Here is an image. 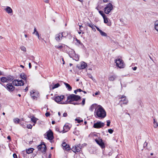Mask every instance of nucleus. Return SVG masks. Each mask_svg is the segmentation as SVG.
Returning <instances> with one entry per match:
<instances>
[{
	"instance_id": "1",
	"label": "nucleus",
	"mask_w": 158,
	"mask_h": 158,
	"mask_svg": "<svg viewBox=\"0 0 158 158\" xmlns=\"http://www.w3.org/2000/svg\"><path fill=\"white\" fill-rule=\"evenodd\" d=\"M81 97L80 96L75 95L73 94H71L68 96L67 97V100L63 102H61V103L62 104H67L68 103L73 104L74 105L78 104L77 103H73L72 102L76 101H77L80 99Z\"/></svg>"
},
{
	"instance_id": "2",
	"label": "nucleus",
	"mask_w": 158,
	"mask_h": 158,
	"mask_svg": "<svg viewBox=\"0 0 158 158\" xmlns=\"http://www.w3.org/2000/svg\"><path fill=\"white\" fill-rule=\"evenodd\" d=\"M95 113L97 117L101 118H104L106 115L105 111L101 106H98V107L96 109Z\"/></svg>"
},
{
	"instance_id": "3",
	"label": "nucleus",
	"mask_w": 158,
	"mask_h": 158,
	"mask_svg": "<svg viewBox=\"0 0 158 158\" xmlns=\"http://www.w3.org/2000/svg\"><path fill=\"white\" fill-rule=\"evenodd\" d=\"M113 7L112 4L109 3L106 5L104 9V12L106 14H109L113 9Z\"/></svg>"
},
{
	"instance_id": "4",
	"label": "nucleus",
	"mask_w": 158,
	"mask_h": 158,
	"mask_svg": "<svg viewBox=\"0 0 158 158\" xmlns=\"http://www.w3.org/2000/svg\"><path fill=\"white\" fill-rule=\"evenodd\" d=\"M115 63L116 65L120 68H123L125 66L123 61L120 59L115 60Z\"/></svg>"
},
{
	"instance_id": "5",
	"label": "nucleus",
	"mask_w": 158,
	"mask_h": 158,
	"mask_svg": "<svg viewBox=\"0 0 158 158\" xmlns=\"http://www.w3.org/2000/svg\"><path fill=\"white\" fill-rule=\"evenodd\" d=\"M13 77L10 76L6 77H2L1 78V81L3 83L8 82L10 81L13 80Z\"/></svg>"
},
{
	"instance_id": "6",
	"label": "nucleus",
	"mask_w": 158,
	"mask_h": 158,
	"mask_svg": "<svg viewBox=\"0 0 158 158\" xmlns=\"http://www.w3.org/2000/svg\"><path fill=\"white\" fill-rule=\"evenodd\" d=\"M12 83L14 85L16 86H23L24 84V81L22 80L17 79L14 80L13 81Z\"/></svg>"
},
{
	"instance_id": "7",
	"label": "nucleus",
	"mask_w": 158,
	"mask_h": 158,
	"mask_svg": "<svg viewBox=\"0 0 158 158\" xmlns=\"http://www.w3.org/2000/svg\"><path fill=\"white\" fill-rule=\"evenodd\" d=\"M82 146L79 144L75 145L72 148V151L75 153L80 152L81 151Z\"/></svg>"
},
{
	"instance_id": "8",
	"label": "nucleus",
	"mask_w": 158,
	"mask_h": 158,
	"mask_svg": "<svg viewBox=\"0 0 158 158\" xmlns=\"http://www.w3.org/2000/svg\"><path fill=\"white\" fill-rule=\"evenodd\" d=\"M128 100L126 97L124 95L122 96L119 102L121 106L122 107L123 104L126 105L128 103Z\"/></svg>"
},
{
	"instance_id": "9",
	"label": "nucleus",
	"mask_w": 158,
	"mask_h": 158,
	"mask_svg": "<svg viewBox=\"0 0 158 158\" xmlns=\"http://www.w3.org/2000/svg\"><path fill=\"white\" fill-rule=\"evenodd\" d=\"M104 123L101 121H98L94 124L93 127L95 128L98 129L104 127Z\"/></svg>"
},
{
	"instance_id": "10",
	"label": "nucleus",
	"mask_w": 158,
	"mask_h": 158,
	"mask_svg": "<svg viewBox=\"0 0 158 158\" xmlns=\"http://www.w3.org/2000/svg\"><path fill=\"white\" fill-rule=\"evenodd\" d=\"M39 94L35 90H32L30 92V95L33 99H35L39 97Z\"/></svg>"
},
{
	"instance_id": "11",
	"label": "nucleus",
	"mask_w": 158,
	"mask_h": 158,
	"mask_svg": "<svg viewBox=\"0 0 158 158\" xmlns=\"http://www.w3.org/2000/svg\"><path fill=\"white\" fill-rule=\"evenodd\" d=\"M47 137L48 139L52 140L53 138V133L52 131L49 130L47 133Z\"/></svg>"
},
{
	"instance_id": "12",
	"label": "nucleus",
	"mask_w": 158,
	"mask_h": 158,
	"mask_svg": "<svg viewBox=\"0 0 158 158\" xmlns=\"http://www.w3.org/2000/svg\"><path fill=\"white\" fill-rule=\"evenodd\" d=\"M6 88L9 91H12L15 89V87L12 85V83H8L6 85Z\"/></svg>"
},
{
	"instance_id": "13",
	"label": "nucleus",
	"mask_w": 158,
	"mask_h": 158,
	"mask_svg": "<svg viewBox=\"0 0 158 158\" xmlns=\"http://www.w3.org/2000/svg\"><path fill=\"white\" fill-rule=\"evenodd\" d=\"M95 141L102 148H105V145L102 139H95Z\"/></svg>"
},
{
	"instance_id": "14",
	"label": "nucleus",
	"mask_w": 158,
	"mask_h": 158,
	"mask_svg": "<svg viewBox=\"0 0 158 158\" xmlns=\"http://www.w3.org/2000/svg\"><path fill=\"white\" fill-rule=\"evenodd\" d=\"M64 95L57 96L54 98V100L56 102L59 103L61 102L64 99Z\"/></svg>"
},
{
	"instance_id": "15",
	"label": "nucleus",
	"mask_w": 158,
	"mask_h": 158,
	"mask_svg": "<svg viewBox=\"0 0 158 158\" xmlns=\"http://www.w3.org/2000/svg\"><path fill=\"white\" fill-rule=\"evenodd\" d=\"M63 38V36L61 35V33H59L55 35V39L58 42L60 41Z\"/></svg>"
},
{
	"instance_id": "16",
	"label": "nucleus",
	"mask_w": 158,
	"mask_h": 158,
	"mask_svg": "<svg viewBox=\"0 0 158 158\" xmlns=\"http://www.w3.org/2000/svg\"><path fill=\"white\" fill-rule=\"evenodd\" d=\"M87 66V64L85 62H82L81 63L80 66L78 67L79 69H84Z\"/></svg>"
},
{
	"instance_id": "17",
	"label": "nucleus",
	"mask_w": 158,
	"mask_h": 158,
	"mask_svg": "<svg viewBox=\"0 0 158 158\" xmlns=\"http://www.w3.org/2000/svg\"><path fill=\"white\" fill-rule=\"evenodd\" d=\"M70 129L69 125L68 124H66L63 127V132H65L68 131Z\"/></svg>"
},
{
	"instance_id": "18",
	"label": "nucleus",
	"mask_w": 158,
	"mask_h": 158,
	"mask_svg": "<svg viewBox=\"0 0 158 158\" xmlns=\"http://www.w3.org/2000/svg\"><path fill=\"white\" fill-rule=\"evenodd\" d=\"M4 10L9 14L12 13V10L9 6H7Z\"/></svg>"
},
{
	"instance_id": "19",
	"label": "nucleus",
	"mask_w": 158,
	"mask_h": 158,
	"mask_svg": "<svg viewBox=\"0 0 158 158\" xmlns=\"http://www.w3.org/2000/svg\"><path fill=\"white\" fill-rule=\"evenodd\" d=\"M42 148L41 149H40L39 151H40L42 152H45L46 150V148L45 145L44 143H42Z\"/></svg>"
},
{
	"instance_id": "20",
	"label": "nucleus",
	"mask_w": 158,
	"mask_h": 158,
	"mask_svg": "<svg viewBox=\"0 0 158 158\" xmlns=\"http://www.w3.org/2000/svg\"><path fill=\"white\" fill-rule=\"evenodd\" d=\"M117 77L115 75H113L110 76L109 77V80L110 81H114Z\"/></svg>"
},
{
	"instance_id": "21",
	"label": "nucleus",
	"mask_w": 158,
	"mask_h": 158,
	"mask_svg": "<svg viewBox=\"0 0 158 158\" xmlns=\"http://www.w3.org/2000/svg\"><path fill=\"white\" fill-rule=\"evenodd\" d=\"M21 154L22 155L24 158H28L27 156L28 154L26 151H23L21 152Z\"/></svg>"
},
{
	"instance_id": "22",
	"label": "nucleus",
	"mask_w": 158,
	"mask_h": 158,
	"mask_svg": "<svg viewBox=\"0 0 158 158\" xmlns=\"http://www.w3.org/2000/svg\"><path fill=\"white\" fill-rule=\"evenodd\" d=\"M21 78L24 80H26L27 78L26 75L24 73H22L20 75Z\"/></svg>"
},
{
	"instance_id": "23",
	"label": "nucleus",
	"mask_w": 158,
	"mask_h": 158,
	"mask_svg": "<svg viewBox=\"0 0 158 158\" xmlns=\"http://www.w3.org/2000/svg\"><path fill=\"white\" fill-rule=\"evenodd\" d=\"M154 25L155 30L158 32V20L155 22Z\"/></svg>"
},
{
	"instance_id": "24",
	"label": "nucleus",
	"mask_w": 158,
	"mask_h": 158,
	"mask_svg": "<svg viewBox=\"0 0 158 158\" xmlns=\"http://www.w3.org/2000/svg\"><path fill=\"white\" fill-rule=\"evenodd\" d=\"M34 150V149L33 148H31L27 149L26 151L28 154H29L32 153L33 152Z\"/></svg>"
},
{
	"instance_id": "25",
	"label": "nucleus",
	"mask_w": 158,
	"mask_h": 158,
	"mask_svg": "<svg viewBox=\"0 0 158 158\" xmlns=\"http://www.w3.org/2000/svg\"><path fill=\"white\" fill-rule=\"evenodd\" d=\"M96 106V104L92 105L89 108V110L91 111H93Z\"/></svg>"
},
{
	"instance_id": "26",
	"label": "nucleus",
	"mask_w": 158,
	"mask_h": 158,
	"mask_svg": "<svg viewBox=\"0 0 158 158\" xmlns=\"http://www.w3.org/2000/svg\"><path fill=\"white\" fill-rule=\"evenodd\" d=\"M64 84L69 90L70 91L72 90V87L69 85V84L67 83H64Z\"/></svg>"
},
{
	"instance_id": "27",
	"label": "nucleus",
	"mask_w": 158,
	"mask_h": 158,
	"mask_svg": "<svg viewBox=\"0 0 158 158\" xmlns=\"http://www.w3.org/2000/svg\"><path fill=\"white\" fill-rule=\"evenodd\" d=\"M61 35H62L63 38L66 37L68 36V33L67 32H64L61 33Z\"/></svg>"
},
{
	"instance_id": "28",
	"label": "nucleus",
	"mask_w": 158,
	"mask_h": 158,
	"mask_svg": "<svg viewBox=\"0 0 158 158\" xmlns=\"http://www.w3.org/2000/svg\"><path fill=\"white\" fill-rule=\"evenodd\" d=\"M153 123L154 124L153 126L154 128H156L158 127V123H157L156 122V120L154 119H153Z\"/></svg>"
},
{
	"instance_id": "29",
	"label": "nucleus",
	"mask_w": 158,
	"mask_h": 158,
	"mask_svg": "<svg viewBox=\"0 0 158 158\" xmlns=\"http://www.w3.org/2000/svg\"><path fill=\"white\" fill-rule=\"evenodd\" d=\"M63 149L66 151H69L70 150V148L69 145H68L65 147L63 148Z\"/></svg>"
},
{
	"instance_id": "30",
	"label": "nucleus",
	"mask_w": 158,
	"mask_h": 158,
	"mask_svg": "<svg viewBox=\"0 0 158 158\" xmlns=\"http://www.w3.org/2000/svg\"><path fill=\"white\" fill-rule=\"evenodd\" d=\"M100 33L102 36L107 37V34L106 33L102 31H101L100 32Z\"/></svg>"
},
{
	"instance_id": "31",
	"label": "nucleus",
	"mask_w": 158,
	"mask_h": 158,
	"mask_svg": "<svg viewBox=\"0 0 158 158\" xmlns=\"http://www.w3.org/2000/svg\"><path fill=\"white\" fill-rule=\"evenodd\" d=\"M60 86L59 84L57 83L54 85L52 88V89H53L55 88H57L59 86Z\"/></svg>"
},
{
	"instance_id": "32",
	"label": "nucleus",
	"mask_w": 158,
	"mask_h": 158,
	"mask_svg": "<svg viewBox=\"0 0 158 158\" xmlns=\"http://www.w3.org/2000/svg\"><path fill=\"white\" fill-rule=\"evenodd\" d=\"M31 121L35 123H36L37 120V119L35 118L34 117H32L31 118Z\"/></svg>"
},
{
	"instance_id": "33",
	"label": "nucleus",
	"mask_w": 158,
	"mask_h": 158,
	"mask_svg": "<svg viewBox=\"0 0 158 158\" xmlns=\"http://www.w3.org/2000/svg\"><path fill=\"white\" fill-rule=\"evenodd\" d=\"M88 76L90 78H91L94 82H96L95 80L94 79L93 76L90 74H87Z\"/></svg>"
},
{
	"instance_id": "34",
	"label": "nucleus",
	"mask_w": 158,
	"mask_h": 158,
	"mask_svg": "<svg viewBox=\"0 0 158 158\" xmlns=\"http://www.w3.org/2000/svg\"><path fill=\"white\" fill-rule=\"evenodd\" d=\"M55 47L56 48L60 49L63 48V46L62 45L59 44L58 45L55 46Z\"/></svg>"
},
{
	"instance_id": "35",
	"label": "nucleus",
	"mask_w": 158,
	"mask_h": 158,
	"mask_svg": "<svg viewBox=\"0 0 158 158\" xmlns=\"http://www.w3.org/2000/svg\"><path fill=\"white\" fill-rule=\"evenodd\" d=\"M99 13L102 16L103 18H104V17L106 16V15L102 11L100 10L99 11Z\"/></svg>"
},
{
	"instance_id": "36",
	"label": "nucleus",
	"mask_w": 158,
	"mask_h": 158,
	"mask_svg": "<svg viewBox=\"0 0 158 158\" xmlns=\"http://www.w3.org/2000/svg\"><path fill=\"white\" fill-rule=\"evenodd\" d=\"M14 123H18L20 121V119L18 118H15L13 120Z\"/></svg>"
},
{
	"instance_id": "37",
	"label": "nucleus",
	"mask_w": 158,
	"mask_h": 158,
	"mask_svg": "<svg viewBox=\"0 0 158 158\" xmlns=\"http://www.w3.org/2000/svg\"><path fill=\"white\" fill-rule=\"evenodd\" d=\"M104 19V22L105 23H107L108 22V19L106 16L104 17V18H103Z\"/></svg>"
},
{
	"instance_id": "38",
	"label": "nucleus",
	"mask_w": 158,
	"mask_h": 158,
	"mask_svg": "<svg viewBox=\"0 0 158 158\" xmlns=\"http://www.w3.org/2000/svg\"><path fill=\"white\" fill-rule=\"evenodd\" d=\"M20 48L22 51H23L24 52L26 51V48L24 46H21Z\"/></svg>"
},
{
	"instance_id": "39",
	"label": "nucleus",
	"mask_w": 158,
	"mask_h": 158,
	"mask_svg": "<svg viewBox=\"0 0 158 158\" xmlns=\"http://www.w3.org/2000/svg\"><path fill=\"white\" fill-rule=\"evenodd\" d=\"M87 25L89 27L91 28L93 26H94V25L92 23H87Z\"/></svg>"
},
{
	"instance_id": "40",
	"label": "nucleus",
	"mask_w": 158,
	"mask_h": 158,
	"mask_svg": "<svg viewBox=\"0 0 158 158\" xmlns=\"http://www.w3.org/2000/svg\"><path fill=\"white\" fill-rule=\"evenodd\" d=\"M32 125L30 124H27V127L28 129H31L32 128Z\"/></svg>"
},
{
	"instance_id": "41",
	"label": "nucleus",
	"mask_w": 158,
	"mask_h": 158,
	"mask_svg": "<svg viewBox=\"0 0 158 158\" xmlns=\"http://www.w3.org/2000/svg\"><path fill=\"white\" fill-rule=\"evenodd\" d=\"M42 143L38 146L37 148H38V149L39 150L40 149H41L42 148Z\"/></svg>"
},
{
	"instance_id": "42",
	"label": "nucleus",
	"mask_w": 158,
	"mask_h": 158,
	"mask_svg": "<svg viewBox=\"0 0 158 158\" xmlns=\"http://www.w3.org/2000/svg\"><path fill=\"white\" fill-rule=\"evenodd\" d=\"M107 126H109L110 124V121L109 120H107Z\"/></svg>"
},
{
	"instance_id": "43",
	"label": "nucleus",
	"mask_w": 158,
	"mask_h": 158,
	"mask_svg": "<svg viewBox=\"0 0 158 158\" xmlns=\"http://www.w3.org/2000/svg\"><path fill=\"white\" fill-rule=\"evenodd\" d=\"M108 132L110 134H112L113 132V130L112 129H109L108 130Z\"/></svg>"
},
{
	"instance_id": "44",
	"label": "nucleus",
	"mask_w": 158,
	"mask_h": 158,
	"mask_svg": "<svg viewBox=\"0 0 158 158\" xmlns=\"http://www.w3.org/2000/svg\"><path fill=\"white\" fill-rule=\"evenodd\" d=\"M68 144H67L65 142H63L62 144V146H63V148L65 147Z\"/></svg>"
},
{
	"instance_id": "45",
	"label": "nucleus",
	"mask_w": 158,
	"mask_h": 158,
	"mask_svg": "<svg viewBox=\"0 0 158 158\" xmlns=\"http://www.w3.org/2000/svg\"><path fill=\"white\" fill-rule=\"evenodd\" d=\"M76 120L77 121L78 123H80L81 122H83V120H80L78 119H76Z\"/></svg>"
},
{
	"instance_id": "46",
	"label": "nucleus",
	"mask_w": 158,
	"mask_h": 158,
	"mask_svg": "<svg viewBox=\"0 0 158 158\" xmlns=\"http://www.w3.org/2000/svg\"><path fill=\"white\" fill-rule=\"evenodd\" d=\"M36 35L38 39H39V35L38 33V31L36 32H35V34Z\"/></svg>"
},
{
	"instance_id": "47",
	"label": "nucleus",
	"mask_w": 158,
	"mask_h": 158,
	"mask_svg": "<svg viewBox=\"0 0 158 158\" xmlns=\"http://www.w3.org/2000/svg\"><path fill=\"white\" fill-rule=\"evenodd\" d=\"M45 115L46 117H48L50 116V114L49 112H47L46 113Z\"/></svg>"
},
{
	"instance_id": "48",
	"label": "nucleus",
	"mask_w": 158,
	"mask_h": 158,
	"mask_svg": "<svg viewBox=\"0 0 158 158\" xmlns=\"http://www.w3.org/2000/svg\"><path fill=\"white\" fill-rule=\"evenodd\" d=\"M13 157L14 158H18L16 154L15 153L13 154Z\"/></svg>"
},
{
	"instance_id": "49",
	"label": "nucleus",
	"mask_w": 158,
	"mask_h": 158,
	"mask_svg": "<svg viewBox=\"0 0 158 158\" xmlns=\"http://www.w3.org/2000/svg\"><path fill=\"white\" fill-rule=\"evenodd\" d=\"M95 27V26H93V27H91V28H92V30L94 31H96V29H95V28L94 27Z\"/></svg>"
},
{
	"instance_id": "50",
	"label": "nucleus",
	"mask_w": 158,
	"mask_h": 158,
	"mask_svg": "<svg viewBox=\"0 0 158 158\" xmlns=\"http://www.w3.org/2000/svg\"><path fill=\"white\" fill-rule=\"evenodd\" d=\"M85 99H84L82 101V105H84L85 104Z\"/></svg>"
},
{
	"instance_id": "51",
	"label": "nucleus",
	"mask_w": 158,
	"mask_h": 158,
	"mask_svg": "<svg viewBox=\"0 0 158 158\" xmlns=\"http://www.w3.org/2000/svg\"><path fill=\"white\" fill-rule=\"evenodd\" d=\"M37 31L36 30V28L35 27L34 29V31L32 33L33 34H35V32H37Z\"/></svg>"
},
{
	"instance_id": "52",
	"label": "nucleus",
	"mask_w": 158,
	"mask_h": 158,
	"mask_svg": "<svg viewBox=\"0 0 158 158\" xmlns=\"http://www.w3.org/2000/svg\"><path fill=\"white\" fill-rule=\"evenodd\" d=\"M67 114L66 113H64L63 114V116L64 117H66L67 116Z\"/></svg>"
},
{
	"instance_id": "53",
	"label": "nucleus",
	"mask_w": 158,
	"mask_h": 158,
	"mask_svg": "<svg viewBox=\"0 0 158 158\" xmlns=\"http://www.w3.org/2000/svg\"><path fill=\"white\" fill-rule=\"evenodd\" d=\"M95 27H96V28L97 29V30L99 32L101 31H102L98 27H97L96 26H95Z\"/></svg>"
},
{
	"instance_id": "54",
	"label": "nucleus",
	"mask_w": 158,
	"mask_h": 158,
	"mask_svg": "<svg viewBox=\"0 0 158 158\" xmlns=\"http://www.w3.org/2000/svg\"><path fill=\"white\" fill-rule=\"evenodd\" d=\"M77 92H80L82 91L81 89H77Z\"/></svg>"
},
{
	"instance_id": "55",
	"label": "nucleus",
	"mask_w": 158,
	"mask_h": 158,
	"mask_svg": "<svg viewBox=\"0 0 158 158\" xmlns=\"http://www.w3.org/2000/svg\"><path fill=\"white\" fill-rule=\"evenodd\" d=\"M100 94V92L99 91H98V92H96L95 93V95H97L98 94Z\"/></svg>"
},
{
	"instance_id": "56",
	"label": "nucleus",
	"mask_w": 158,
	"mask_h": 158,
	"mask_svg": "<svg viewBox=\"0 0 158 158\" xmlns=\"http://www.w3.org/2000/svg\"><path fill=\"white\" fill-rule=\"evenodd\" d=\"M132 69L134 70H136L137 68L136 67H132Z\"/></svg>"
},
{
	"instance_id": "57",
	"label": "nucleus",
	"mask_w": 158,
	"mask_h": 158,
	"mask_svg": "<svg viewBox=\"0 0 158 158\" xmlns=\"http://www.w3.org/2000/svg\"><path fill=\"white\" fill-rule=\"evenodd\" d=\"M29 67L30 69H31V64L30 63H29Z\"/></svg>"
},
{
	"instance_id": "58",
	"label": "nucleus",
	"mask_w": 158,
	"mask_h": 158,
	"mask_svg": "<svg viewBox=\"0 0 158 158\" xmlns=\"http://www.w3.org/2000/svg\"><path fill=\"white\" fill-rule=\"evenodd\" d=\"M77 42L79 44H80L81 43V42H80V41L79 40L77 39Z\"/></svg>"
},
{
	"instance_id": "59",
	"label": "nucleus",
	"mask_w": 158,
	"mask_h": 158,
	"mask_svg": "<svg viewBox=\"0 0 158 158\" xmlns=\"http://www.w3.org/2000/svg\"><path fill=\"white\" fill-rule=\"evenodd\" d=\"M44 1L46 3H48L49 2V0H44Z\"/></svg>"
},
{
	"instance_id": "60",
	"label": "nucleus",
	"mask_w": 158,
	"mask_h": 158,
	"mask_svg": "<svg viewBox=\"0 0 158 158\" xmlns=\"http://www.w3.org/2000/svg\"><path fill=\"white\" fill-rule=\"evenodd\" d=\"M25 91H26L28 90V88L27 87H26V88L24 89Z\"/></svg>"
},
{
	"instance_id": "61",
	"label": "nucleus",
	"mask_w": 158,
	"mask_h": 158,
	"mask_svg": "<svg viewBox=\"0 0 158 158\" xmlns=\"http://www.w3.org/2000/svg\"><path fill=\"white\" fill-rule=\"evenodd\" d=\"M7 138L8 139H10V136H8L7 137Z\"/></svg>"
},
{
	"instance_id": "62",
	"label": "nucleus",
	"mask_w": 158,
	"mask_h": 158,
	"mask_svg": "<svg viewBox=\"0 0 158 158\" xmlns=\"http://www.w3.org/2000/svg\"><path fill=\"white\" fill-rule=\"evenodd\" d=\"M62 61L63 62V64H64V60L63 58H62Z\"/></svg>"
},
{
	"instance_id": "63",
	"label": "nucleus",
	"mask_w": 158,
	"mask_h": 158,
	"mask_svg": "<svg viewBox=\"0 0 158 158\" xmlns=\"http://www.w3.org/2000/svg\"><path fill=\"white\" fill-rule=\"evenodd\" d=\"M52 124H54L55 123V122L54 121H52Z\"/></svg>"
},
{
	"instance_id": "64",
	"label": "nucleus",
	"mask_w": 158,
	"mask_h": 158,
	"mask_svg": "<svg viewBox=\"0 0 158 158\" xmlns=\"http://www.w3.org/2000/svg\"><path fill=\"white\" fill-rule=\"evenodd\" d=\"M20 66L22 68H24V66L23 65H21Z\"/></svg>"
}]
</instances>
